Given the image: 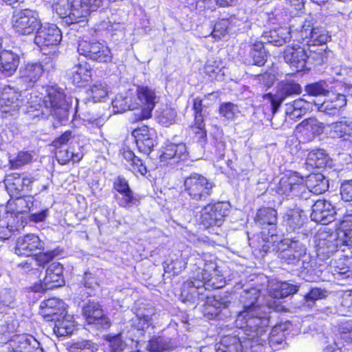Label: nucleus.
I'll use <instances>...</instances> for the list:
<instances>
[{
	"mask_svg": "<svg viewBox=\"0 0 352 352\" xmlns=\"http://www.w3.org/2000/svg\"><path fill=\"white\" fill-rule=\"evenodd\" d=\"M260 294V290L255 287L243 291L240 297L243 309L237 314L235 323L244 336L241 338L238 334L223 337L216 345V352H243L266 342L270 317L267 308L258 304Z\"/></svg>",
	"mask_w": 352,
	"mask_h": 352,
	"instance_id": "nucleus-1",
	"label": "nucleus"
},
{
	"mask_svg": "<svg viewBox=\"0 0 352 352\" xmlns=\"http://www.w3.org/2000/svg\"><path fill=\"white\" fill-rule=\"evenodd\" d=\"M305 91L309 96L327 97L319 110L329 115H336L346 104L345 94L337 92L331 82L319 80L309 83L305 85Z\"/></svg>",
	"mask_w": 352,
	"mask_h": 352,
	"instance_id": "nucleus-2",
	"label": "nucleus"
},
{
	"mask_svg": "<svg viewBox=\"0 0 352 352\" xmlns=\"http://www.w3.org/2000/svg\"><path fill=\"white\" fill-rule=\"evenodd\" d=\"M183 186V192L189 199L186 207L194 210L199 202L206 201L212 195L215 185L204 175L193 173L184 179Z\"/></svg>",
	"mask_w": 352,
	"mask_h": 352,
	"instance_id": "nucleus-3",
	"label": "nucleus"
},
{
	"mask_svg": "<svg viewBox=\"0 0 352 352\" xmlns=\"http://www.w3.org/2000/svg\"><path fill=\"white\" fill-rule=\"evenodd\" d=\"M306 239L304 234L294 238H286L280 241L278 245L277 256L281 263L293 267L298 266L300 263L304 266V258L306 257V245L303 240Z\"/></svg>",
	"mask_w": 352,
	"mask_h": 352,
	"instance_id": "nucleus-4",
	"label": "nucleus"
},
{
	"mask_svg": "<svg viewBox=\"0 0 352 352\" xmlns=\"http://www.w3.org/2000/svg\"><path fill=\"white\" fill-rule=\"evenodd\" d=\"M47 94L44 96L43 103L50 112L57 124H65L69 120V111L71 107L66 99L64 91L56 87H50L47 89Z\"/></svg>",
	"mask_w": 352,
	"mask_h": 352,
	"instance_id": "nucleus-5",
	"label": "nucleus"
},
{
	"mask_svg": "<svg viewBox=\"0 0 352 352\" xmlns=\"http://www.w3.org/2000/svg\"><path fill=\"white\" fill-rule=\"evenodd\" d=\"M231 206L228 201H217L209 203L203 207L200 211L199 219L200 225L205 229L213 227H220L225 217L230 212Z\"/></svg>",
	"mask_w": 352,
	"mask_h": 352,
	"instance_id": "nucleus-6",
	"label": "nucleus"
},
{
	"mask_svg": "<svg viewBox=\"0 0 352 352\" xmlns=\"http://www.w3.org/2000/svg\"><path fill=\"white\" fill-rule=\"evenodd\" d=\"M302 93V87L296 81L285 79L278 82L274 94L267 93L263 96V99L270 102V106L274 110H278L281 104Z\"/></svg>",
	"mask_w": 352,
	"mask_h": 352,
	"instance_id": "nucleus-7",
	"label": "nucleus"
},
{
	"mask_svg": "<svg viewBox=\"0 0 352 352\" xmlns=\"http://www.w3.org/2000/svg\"><path fill=\"white\" fill-rule=\"evenodd\" d=\"M78 52L85 58L102 63H111L112 53L104 42L82 40L78 42Z\"/></svg>",
	"mask_w": 352,
	"mask_h": 352,
	"instance_id": "nucleus-8",
	"label": "nucleus"
},
{
	"mask_svg": "<svg viewBox=\"0 0 352 352\" xmlns=\"http://www.w3.org/2000/svg\"><path fill=\"white\" fill-rule=\"evenodd\" d=\"M305 190L304 177L293 171L284 174L275 188L278 195L287 197L288 203H290L289 198L292 199L295 197H299Z\"/></svg>",
	"mask_w": 352,
	"mask_h": 352,
	"instance_id": "nucleus-9",
	"label": "nucleus"
},
{
	"mask_svg": "<svg viewBox=\"0 0 352 352\" xmlns=\"http://www.w3.org/2000/svg\"><path fill=\"white\" fill-rule=\"evenodd\" d=\"M77 0H54L53 10L62 19L63 23L70 25L85 22V9L76 5Z\"/></svg>",
	"mask_w": 352,
	"mask_h": 352,
	"instance_id": "nucleus-10",
	"label": "nucleus"
},
{
	"mask_svg": "<svg viewBox=\"0 0 352 352\" xmlns=\"http://www.w3.org/2000/svg\"><path fill=\"white\" fill-rule=\"evenodd\" d=\"M137 100L141 109L135 114V121H141L151 118L152 111L160 100L155 89L146 85H138L136 87Z\"/></svg>",
	"mask_w": 352,
	"mask_h": 352,
	"instance_id": "nucleus-11",
	"label": "nucleus"
},
{
	"mask_svg": "<svg viewBox=\"0 0 352 352\" xmlns=\"http://www.w3.org/2000/svg\"><path fill=\"white\" fill-rule=\"evenodd\" d=\"M331 38L328 32L323 28L314 27L309 21H305L301 30L296 34V39L307 47L323 46Z\"/></svg>",
	"mask_w": 352,
	"mask_h": 352,
	"instance_id": "nucleus-12",
	"label": "nucleus"
},
{
	"mask_svg": "<svg viewBox=\"0 0 352 352\" xmlns=\"http://www.w3.org/2000/svg\"><path fill=\"white\" fill-rule=\"evenodd\" d=\"M12 22L15 31L23 35L34 33L41 24L38 13L30 9H25L14 14Z\"/></svg>",
	"mask_w": 352,
	"mask_h": 352,
	"instance_id": "nucleus-13",
	"label": "nucleus"
},
{
	"mask_svg": "<svg viewBox=\"0 0 352 352\" xmlns=\"http://www.w3.org/2000/svg\"><path fill=\"white\" fill-rule=\"evenodd\" d=\"M82 316L88 325H91L98 330L107 329L111 325V320L98 302L89 301L85 305Z\"/></svg>",
	"mask_w": 352,
	"mask_h": 352,
	"instance_id": "nucleus-14",
	"label": "nucleus"
},
{
	"mask_svg": "<svg viewBox=\"0 0 352 352\" xmlns=\"http://www.w3.org/2000/svg\"><path fill=\"white\" fill-rule=\"evenodd\" d=\"M113 188L117 192L114 194V199L120 207L129 208L139 204V199L134 195L124 177H116L113 180Z\"/></svg>",
	"mask_w": 352,
	"mask_h": 352,
	"instance_id": "nucleus-15",
	"label": "nucleus"
},
{
	"mask_svg": "<svg viewBox=\"0 0 352 352\" xmlns=\"http://www.w3.org/2000/svg\"><path fill=\"white\" fill-rule=\"evenodd\" d=\"M292 44L287 46L283 52V59L291 68L300 72L307 67V50L304 43Z\"/></svg>",
	"mask_w": 352,
	"mask_h": 352,
	"instance_id": "nucleus-16",
	"label": "nucleus"
},
{
	"mask_svg": "<svg viewBox=\"0 0 352 352\" xmlns=\"http://www.w3.org/2000/svg\"><path fill=\"white\" fill-rule=\"evenodd\" d=\"M285 208L282 216V225L288 233L294 232L301 228L304 223L303 210L294 203L287 201L280 202Z\"/></svg>",
	"mask_w": 352,
	"mask_h": 352,
	"instance_id": "nucleus-17",
	"label": "nucleus"
},
{
	"mask_svg": "<svg viewBox=\"0 0 352 352\" xmlns=\"http://www.w3.org/2000/svg\"><path fill=\"white\" fill-rule=\"evenodd\" d=\"M204 281L201 280L197 274L190 277V280L183 283L181 292V297L183 301L195 300L204 301L208 294H206Z\"/></svg>",
	"mask_w": 352,
	"mask_h": 352,
	"instance_id": "nucleus-18",
	"label": "nucleus"
},
{
	"mask_svg": "<svg viewBox=\"0 0 352 352\" xmlns=\"http://www.w3.org/2000/svg\"><path fill=\"white\" fill-rule=\"evenodd\" d=\"M278 212L273 208H262L256 214L254 221L262 230L264 235L270 234L272 239L276 238V223Z\"/></svg>",
	"mask_w": 352,
	"mask_h": 352,
	"instance_id": "nucleus-19",
	"label": "nucleus"
},
{
	"mask_svg": "<svg viewBox=\"0 0 352 352\" xmlns=\"http://www.w3.org/2000/svg\"><path fill=\"white\" fill-rule=\"evenodd\" d=\"M62 39V33L55 24H41L34 37L36 45L42 47L57 45Z\"/></svg>",
	"mask_w": 352,
	"mask_h": 352,
	"instance_id": "nucleus-20",
	"label": "nucleus"
},
{
	"mask_svg": "<svg viewBox=\"0 0 352 352\" xmlns=\"http://www.w3.org/2000/svg\"><path fill=\"white\" fill-rule=\"evenodd\" d=\"M43 62L28 63L20 69V76L25 82L35 83L42 76L44 72H50L55 67V63L50 57H45Z\"/></svg>",
	"mask_w": 352,
	"mask_h": 352,
	"instance_id": "nucleus-21",
	"label": "nucleus"
},
{
	"mask_svg": "<svg viewBox=\"0 0 352 352\" xmlns=\"http://www.w3.org/2000/svg\"><path fill=\"white\" fill-rule=\"evenodd\" d=\"M140 152L148 155L157 145V134L154 129L144 125L132 133Z\"/></svg>",
	"mask_w": 352,
	"mask_h": 352,
	"instance_id": "nucleus-22",
	"label": "nucleus"
},
{
	"mask_svg": "<svg viewBox=\"0 0 352 352\" xmlns=\"http://www.w3.org/2000/svg\"><path fill=\"white\" fill-rule=\"evenodd\" d=\"M335 207L329 201L318 199L312 205L311 219L312 221L327 225L335 220Z\"/></svg>",
	"mask_w": 352,
	"mask_h": 352,
	"instance_id": "nucleus-23",
	"label": "nucleus"
},
{
	"mask_svg": "<svg viewBox=\"0 0 352 352\" xmlns=\"http://www.w3.org/2000/svg\"><path fill=\"white\" fill-rule=\"evenodd\" d=\"M197 276L204 281L206 290L222 288L225 285V280L221 272L217 269V264L212 261L205 265Z\"/></svg>",
	"mask_w": 352,
	"mask_h": 352,
	"instance_id": "nucleus-24",
	"label": "nucleus"
},
{
	"mask_svg": "<svg viewBox=\"0 0 352 352\" xmlns=\"http://www.w3.org/2000/svg\"><path fill=\"white\" fill-rule=\"evenodd\" d=\"M188 153L185 144L169 143L163 148L160 156V162L173 165L187 160Z\"/></svg>",
	"mask_w": 352,
	"mask_h": 352,
	"instance_id": "nucleus-25",
	"label": "nucleus"
},
{
	"mask_svg": "<svg viewBox=\"0 0 352 352\" xmlns=\"http://www.w3.org/2000/svg\"><path fill=\"white\" fill-rule=\"evenodd\" d=\"M44 242L37 235L28 234L18 238L15 253L19 256H30L35 250H43Z\"/></svg>",
	"mask_w": 352,
	"mask_h": 352,
	"instance_id": "nucleus-26",
	"label": "nucleus"
},
{
	"mask_svg": "<svg viewBox=\"0 0 352 352\" xmlns=\"http://www.w3.org/2000/svg\"><path fill=\"white\" fill-rule=\"evenodd\" d=\"M40 313L44 318L49 321L58 320L65 314V302L56 298L43 300L40 304Z\"/></svg>",
	"mask_w": 352,
	"mask_h": 352,
	"instance_id": "nucleus-27",
	"label": "nucleus"
},
{
	"mask_svg": "<svg viewBox=\"0 0 352 352\" xmlns=\"http://www.w3.org/2000/svg\"><path fill=\"white\" fill-rule=\"evenodd\" d=\"M9 345L15 352H41L40 342L28 334L14 335L9 341Z\"/></svg>",
	"mask_w": 352,
	"mask_h": 352,
	"instance_id": "nucleus-28",
	"label": "nucleus"
},
{
	"mask_svg": "<svg viewBox=\"0 0 352 352\" xmlns=\"http://www.w3.org/2000/svg\"><path fill=\"white\" fill-rule=\"evenodd\" d=\"M267 57L263 41H256L248 45V52L242 56L245 64L249 65L263 66Z\"/></svg>",
	"mask_w": 352,
	"mask_h": 352,
	"instance_id": "nucleus-29",
	"label": "nucleus"
},
{
	"mask_svg": "<svg viewBox=\"0 0 352 352\" xmlns=\"http://www.w3.org/2000/svg\"><path fill=\"white\" fill-rule=\"evenodd\" d=\"M16 214L6 208H0V241L9 239L19 232V226L14 225Z\"/></svg>",
	"mask_w": 352,
	"mask_h": 352,
	"instance_id": "nucleus-30",
	"label": "nucleus"
},
{
	"mask_svg": "<svg viewBox=\"0 0 352 352\" xmlns=\"http://www.w3.org/2000/svg\"><path fill=\"white\" fill-rule=\"evenodd\" d=\"M298 285L286 281L272 279L268 281L267 289L269 296L272 298L282 299L296 294L298 291Z\"/></svg>",
	"mask_w": 352,
	"mask_h": 352,
	"instance_id": "nucleus-31",
	"label": "nucleus"
},
{
	"mask_svg": "<svg viewBox=\"0 0 352 352\" xmlns=\"http://www.w3.org/2000/svg\"><path fill=\"white\" fill-rule=\"evenodd\" d=\"M43 285L44 289H52L65 285L63 265L52 263L47 267Z\"/></svg>",
	"mask_w": 352,
	"mask_h": 352,
	"instance_id": "nucleus-32",
	"label": "nucleus"
},
{
	"mask_svg": "<svg viewBox=\"0 0 352 352\" xmlns=\"http://www.w3.org/2000/svg\"><path fill=\"white\" fill-rule=\"evenodd\" d=\"M293 36L287 28L280 27L265 32L261 36V41H263V44L266 43L280 47L289 42Z\"/></svg>",
	"mask_w": 352,
	"mask_h": 352,
	"instance_id": "nucleus-33",
	"label": "nucleus"
},
{
	"mask_svg": "<svg viewBox=\"0 0 352 352\" xmlns=\"http://www.w3.org/2000/svg\"><path fill=\"white\" fill-rule=\"evenodd\" d=\"M285 106V115L291 119H296L312 111L315 103L300 98L292 102L286 103Z\"/></svg>",
	"mask_w": 352,
	"mask_h": 352,
	"instance_id": "nucleus-34",
	"label": "nucleus"
},
{
	"mask_svg": "<svg viewBox=\"0 0 352 352\" xmlns=\"http://www.w3.org/2000/svg\"><path fill=\"white\" fill-rule=\"evenodd\" d=\"M20 62V57L10 50L0 52V72L5 76H11L16 71Z\"/></svg>",
	"mask_w": 352,
	"mask_h": 352,
	"instance_id": "nucleus-35",
	"label": "nucleus"
},
{
	"mask_svg": "<svg viewBox=\"0 0 352 352\" xmlns=\"http://www.w3.org/2000/svg\"><path fill=\"white\" fill-rule=\"evenodd\" d=\"M296 130L305 136L308 141H311L316 135L322 133L324 125L316 118H309L298 124Z\"/></svg>",
	"mask_w": 352,
	"mask_h": 352,
	"instance_id": "nucleus-36",
	"label": "nucleus"
},
{
	"mask_svg": "<svg viewBox=\"0 0 352 352\" xmlns=\"http://www.w3.org/2000/svg\"><path fill=\"white\" fill-rule=\"evenodd\" d=\"M68 76L74 85L81 87L91 79V69L87 63H80L69 70Z\"/></svg>",
	"mask_w": 352,
	"mask_h": 352,
	"instance_id": "nucleus-37",
	"label": "nucleus"
},
{
	"mask_svg": "<svg viewBox=\"0 0 352 352\" xmlns=\"http://www.w3.org/2000/svg\"><path fill=\"white\" fill-rule=\"evenodd\" d=\"M55 157L60 164L65 165L70 161H72L74 163L80 162L83 157V153L80 146H77L76 149L73 146L67 148H56Z\"/></svg>",
	"mask_w": 352,
	"mask_h": 352,
	"instance_id": "nucleus-38",
	"label": "nucleus"
},
{
	"mask_svg": "<svg viewBox=\"0 0 352 352\" xmlns=\"http://www.w3.org/2000/svg\"><path fill=\"white\" fill-rule=\"evenodd\" d=\"M206 314L212 318L219 316L223 309L229 307L231 302L221 296H210L208 295L204 300Z\"/></svg>",
	"mask_w": 352,
	"mask_h": 352,
	"instance_id": "nucleus-39",
	"label": "nucleus"
},
{
	"mask_svg": "<svg viewBox=\"0 0 352 352\" xmlns=\"http://www.w3.org/2000/svg\"><path fill=\"white\" fill-rule=\"evenodd\" d=\"M112 107L115 113H120L128 110L136 109L138 107V104L133 102V94L131 91H127L116 95L112 101Z\"/></svg>",
	"mask_w": 352,
	"mask_h": 352,
	"instance_id": "nucleus-40",
	"label": "nucleus"
},
{
	"mask_svg": "<svg viewBox=\"0 0 352 352\" xmlns=\"http://www.w3.org/2000/svg\"><path fill=\"white\" fill-rule=\"evenodd\" d=\"M71 316H66V314L62 317H58V320H53L54 327L53 328L54 333L58 337H64L70 336L75 330L74 321Z\"/></svg>",
	"mask_w": 352,
	"mask_h": 352,
	"instance_id": "nucleus-41",
	"label": "nucleus"
},
{
	"mask_svg": "<svg viewBox=\"0 0 352 352\" xmlns=\"http://www.w3.org/2000/svg\"><path fill=\"white\" fill-rule=\"evenodd\" d=\"M306 185L315 194H322L329 188L328 179L321 173H312L307 176Z\"/></svg>",
	"mask_w": 352,
	"mask_h": 352,
	"instance_id": "nucleus-42",
	"label": "nucleus"
},
{
	"mask_svg": "<svg viewBox=\"0 0 352 352\" xmlns=\"http://www.w3.org/2000/svg\"><path fill=\"white\" fill-rule=\"evenodd\" d=\"M307 69H311L312 66L321 65L326 63L330 51H327L325 48L318 47L316 50L311 49V47H307Z\"/></svg>",
	"mask_w": 352,
	"mask_h": 352,
	"instance_id": "nucleus-43",
	"label": "nucleus"
},
{
	"mask_svg": "<svg viewBox=\"0 0 352 352\" xmlns=\"http://www.w3.org/2000/svg\"><path fill=\"white\" fill-rule=\"evenodd\" d=\"M173 348L174 344L171 339L162 336H153L146 346L150 352H164L170 351Z\"/></svg>",
	"mask_w": 352,
	"mask_h": 352,
	"instance_id": "nucleus-44",
	"label": "nucleus"
},
{
	"mask_svg": "<svg viewBox=\"0 0 352 352\" xmlns=\"http://www.w3.org/2000/svg\"><path fill=\"white\" fill-rule=\"evenodd\" d=\"M329 136L333 139L342 138L343 140H352V125L339 122L330 126Z\"/></svg>",
	"mask_w": 352,
	"mask_h": 352,
	"instance_id": "nucleus-45",
	"label": "nucleus"
},
{
	"mask_svg": "<svg viewBox=\"0 0 352 352\" xmlns=\"http://www.w3.org/2000/svg\"><path fill=\"white\" fill-rule=\"evenodd\" d=\"M329 160V156L323 149L311 150L307 155L306 164L311 168H324Z\"/></svg>",
	"mask_w": 352,
	"mask_h": 352,
	"instance_id": "nucleus-46",
	"label": "nucleus"
},
{
	"mask_svg": "<svg viewBox=\"0 0 352 352\" xmlns=\"http://www.w3.org/2000/svg\"><path fill=\"white\" fill-rule=\"evenodd\" d=\"M338 234L346 245H352V214L344 215L340 221Z\"/></svg>",
	"mask_w": 352,
	"mask_h": 352,
	"instance_id": "nucleus-47",
	"label": "nucleus"
},
{
	"mask_svg": "<svg viewBox=\"0 0 352 352\" xmlns=\"http://www.w3.org/2000/svg\"><path fill=\"white\" fill-rule=\"evenodd\" d=\"M87 100L94 103L102 101L107 96V85L103 82H97L90 87L87 91Z\"/></svg>",
	"mask_w": 352,
	"mask_h": 352,
	"instance_id": "nucleus-48",
	"label": "nucleus"
},
{
	"mask_svg": "<svg viewBox=\"0 0 352 352\" xmlns=\"http://www.w3.org/2000/svg\"><path fill=\"white\" fill-rule=\"evenodd\" d=\"M105 341L107 344L106 352H123L126 346L121 333L107 335Z\"/></svg>",
	"mask_w": 352,
	"mask_h": 352,
	"instance_id": "nucleus-49",
	"label": "nucleus"
},
{
	"mask_svg": "<svg viewBox=\"0 0 352 352\" xmlns=\"http://www.w3.org/2000/svg\"><path fill=\"white\" fill-rule=\"evenodd\" d=\"M157 120L161 124L168 126L175 122L177 112L169 107H164L157 111Z\"/></svg>",
	"mask_w": 352,
	"mask_h": 352,
	"instance_id": "nucleus-50",
	"label": "nucleus"
},
{
	"mask_svg": "<svg viewBox=\"0 0 352 352\" xmlns=\"http://www.w3.org/2000/svg\"><path fill=\"white\" fill-rule=\"evenodd\" d=\"M99 288V282L98 277L89 272H86L83 277V287L81 289L80 292H86V298L91 296L94 294V292Z\"/></svg>",
	"mask_w": 352,
	"mask_h": 352,
	"instance_id": "nucleus-51",
	"label": "nucleus"
},
{
	"mask_svg": "<svg viewBox=\"0 0 352 352\" xmlns=\"http://www.w3.org/2000/svg\"><path fill=\"white\" fill-rule=\"evenodd\" d=\"M9 186L7 187L12 197L18 196L21 192L25 190L21 183V175L17 173L8 175L7 179Z\"/></svg>",
	"mask_w": 352,
	"mask_h": 352,
	"instance_id": "nucleus-52",
	"label": "nucleus"
},
{
	"mask_svg": "<svg viewBox=\"0 0 352 352\" xmlns=\"http://www.w3.org/2000/svg\"><path fill=\"white\" fill-rule=\"evenodd\" d=\"M63 252V249L58 247L52 250L46 251L45 252H40L38 254H34V256H35V260L38 265L44 267L55 257L62 255Z\"/></svg>",
	"mask_w": 352,
	"mask_h": 352,
	"instance_id": "nucleus-53",
	"label": "nucleus"
},
{
	"mask_svg": "<svg viewBox=\"0 0 352 352\" xmlns=\"http://www.w3.org/2000/svg\"><path fill=\"white\" fill-rule=\"evenodd\" d=\"M152 315L144 314L140 310L138 311L135 316L131 320L132 326L138 330L144 331L152 324Z\"/></svg>",
	"mask_w": 352,
	"mask_h": 352,
	"instance_id": "nucleus-54",
	"label": "nucleus"
},
{
	"mask_svg": "<svg viewBox=\"0 0 352 352\" xmlns=\"http://www.w3.org/2000/svg\"><path fill=\"white\" fill-rule=\"evenodd\" d=\"M327 296V291L318 287H314L304 296V305L312 307L316 301L323 299Z\"/></svg>",
	"mask_w": 352,
	"mask_h": 352,
	"instance_id": "nucleus-55",
	"label": "nucleus"
},
{
	"mask_svg": "<svg viewBox=\"0 0 352 352\" xmlns=\"http://www.w3.org/2000/svg\"><path fill=\"white\" fill-rule=\"evenodd\" d=\"M15 210L16 213H24L30 210L34 204V197L32 196L14 197Z\"/></svg>",
	"mask_w": 352,
	"mask_h": 352,
	"instance_id": "nucleus-56",
	"label": "nucleus"
},
{
	"mask_svg": "<svg viewBox=\"0 0 352 352\" xmlns=\"http://www.w3.org/2000/svg\"><path fill=\"white\" fill-rule=\"evenodd\" d=\"M230 28V21L229 19H221L214 23L212 35L214 38L220 39L228 33Z\"/></svg>",
	"mask_w": 352,
	"mask_h": 352,
	"instance_id": "nucleus-57",
	"label": "nucleus"
},
{
	"mask_svg": "<svg viewBox=\"0 0 352 352\" xmlns=\"http://www.w3.org/2000/svg\"><path fill=\"white\" fill-rule=\"evenodd\" d=\"M188 253V256L186 261H188V264L190 266H192V270L195 269L197 271V274L199 272H201L203 268L202 266L205 267V265L207 264L205 263V261L202 258V257L197 252H192L191 250H186Z\"/></svg>",
	"mask_w": 352,
	"mask_h": 352,
	"instance_id": "nucleus-58",
	"label": "nucleus"
},
{
	"mask_svg": "<svg viewBox=\"0 0 352 352\" xmlns=\"http://www.w3.org/2000/svg\"><path fill=\"white\" fill-rule=\"evenodd\" d=\"M219 112L221 116L227 120H233L238 112V107L230 102H224L220 105Z\"/></svg>",
	"mask_w": 352,
	"mask_h": 352,
	"instance_id": "nucleus-59",
	"label": "nucleus"
},
{
	"mask_svg": "<svg viewBox=\"0 0 352 352\" xmlns=\"http://www.w3.org/2000/svg\"><path fill=\"white\" fill-rule=\"evenodd\" d=\"M97 347L91 340H81L73 344L72 352H96Z\"/></svg>",
	"mask_w": 352,
	"mask_h": 352,
	"instance_id": "nucleus-60",
	"label": "nucleus"
},
{
	"mask_svg": "<svg viewBox=\"0 0 352 352\" xmlns=\"http://www.w3.org/2000/svg\"><path fill=\"white\" fill-rule=\"evenodd\" d=\"M333 275L338 280L352 279V270L346 265H336L332 271Z\"/></svg>",
	"mask_w": 352,
	"mask_h": 352,
	"instance_id": "nucleus-61",
	"label": "nucleus"
},
{
	"mask_svg": "<svg viewBox=\"0 0 352 352\" xmlns=\"http://www.w3.org/2000/svg\"><path fill=\"white\" fill-rule=\"evenodd\" d=\"M261 17L266 21V25L279 24L282 22L283 16L279 10L275 9L270 12H265L261 14Z\"/></svg>",
	"mask_w": 352,
	"mask_h": 352,
	"instance_id": "nucleus-62",
	"label": "nucleus"
},
{
	"mask_svg": "<svg viewBox=\"0 0 352 352\" xmlns=\"http://www.w3.org/2000/svg\"><path fill=\"white\" fill-rule=\"evenodd\" d=\"M187 250H183L181 253L180 257L171 262L172 270L175 274L180 273L187 267Z\"/></svg>",
	"mask_w": 352,
	"mask_h": 352,
	"instance_id": "nucleus-63",
	"label": "nucleus"
},
{
	"mask_svg": "<svg viewBox=\"0 0 352 352\" xmlns=\"http://www.w3.org/2000/svg\"><path fill=\"white\" fill-rule=\"evenodd\" d=\"M340 195L343 201L351 202L352 206V179L344 180L342 182Z\"/></svg>",
	"mask_w": 352,
	"mask_h": 352,
	"instance_id": "nucleus-64",
	"label": "nucleus"
}]
</instances>
